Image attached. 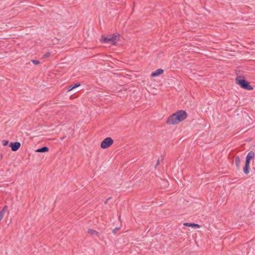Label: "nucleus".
Wrapping results in <instances>:
<instances>
[{"instance_id": "obj_17", "label": "nucleus", "mask_w": 255, "mask_h": 255, "mask_svg": "<svg viewBox=\"0 0 255 255\" xmlns=\"http://www.w3.org/2000/svg\"><path fill=\"white\" fill-rule=\"evenodd\" d=\"M162 158H161V159H160V158H158V160H157V161L156 164V165L155 166V168H156L158 164H159L160 162L161 161H162Z\"/></svg>"}, {"instance_id": "obj_14", "label": "nucleus", "mask_w": 255, "mask_h": 255, "mask_svg": "<svg viewBox=\"0 0 255 255\" xmlns=\"http://www.w3.org/2000/svg\"><path fill=\"white\" fill-rule=\"evenodd\" d=\"M249 165H245L244 167L243 171L244 173L246 174H248L249 173Z\"/></svg>"}, {"instance_id": "obj_2", "label": "nucleus", "mask_w": 255, "mask_h": 255, "mask_svg": "<svg viewBox=\"0 0 255 255\" xmlns=\"http://www.w3.org/2000/svg\"><path fill=\"white\" fill-rule=\"evenodd\" d=\"M235 82L237 84L239 85L242 88L248 90H254L250 83L246 80L245 77L243 76H237L235 79Z\"/></svg>"}, {"instance_id": "obj_3", "label": "nucleus", "mask_w": 255, "mask_h": 255, "mask_svg": "<svg viewBox=\"0 0 255 255\" xmlns=\"http://www.w3.org/2000/svg\"><path fill=\"white\" fill-rule=\"evenodd\" d=\"M114 143L113 139L110 137L105 138L101 143V147L102 148L106 149L109 147Z\"/></svg>"}, {"instance_id": "obj_6", "label": "nucleus", "mask_w": 255, "mask_h": 255, "mask_svg": "<svg viewBox=\"0 0 255 255\" xmlns=\"http://www.w3.org/2000/svg\"><path fill=\"white\" fill-rule=\"evenodd\" d=\"M119 34L117 33L116 34H114L112 36H110L111 40H112V45H115L117 43L119 39Z\"/></svg>"}, {"instance_id": "obj_16", "label": "nucleus", "mask_w": 255, "mask_h": 255, "mask_svg": "<svg viewBox=\"0 0 255 255\" xmlns=\"http://www.w3.org/2000/svg\"><path fill=\"white\" fill-rule=\"evenodd\" d=\"M7 207L6 206H5L2 210H1L0 212H3V216L4 215V213L5 212V211L7 210Z\"/></svg>"}, {"instance_id": "obj_21", "label": "nucleus", "mask_w": 255, "mask_h": 255, "mask_svg": "<svg viewBox=\"0 0 255 255\" xmlns=\"http://www.w3.org/2000/svg\"><path fill=\"white\" fill-rule=\"evenodd\" d=\"M120 229L119 228H115L113 230V233L114 234H116L117 233V232Z\"/></svg>"}, {"instance_id": "obj_13", "label": "nucleus", "mask_w": 255, "mask_h": 255, "mask_svg": "<svg viewBox=\"0 0 255 255\" xmlns=\"http://www.w3.org/2000/svg\"><path fill=\"white\" fill-rule=\"evenodd\" d=\"M80 86V83H77V84H75L74 85H71L69 87V88L68 89V91H70L72 90L73 89L79 87Z\"/></svg>"}, {"instance_id": "obj_8", "label": "nucleus", "mask_w": 255, "mask_h": 255, "mask_svg": "<svg viewBox=\"0 0 255 255\" xmlns=\"http://www.w3.org/2000/svg\"><path fill=\"white\" fill-rule=\"evenodd\" d=\"M49 150V148L47 146H43L42 147L38 148L36 150V152H47Z\"/></svg>"}, {"instance_id": "obj_5", "label": "nucleus", "mask_w": 255, "mask_h": 255, "mask_svg": "<svg viewBox=\"0 0 255 255\" xmlns=\"http://www.w3.org/2000/svg\"><path fill=\"white\" fill-rule=\"evenodd\" d=\"M164 71L162 69H158L155 71L151 73L150 76L151 77H155L158 76L163 73Z\"/></svg>"}, {"instance_id": "obj_22", "label": "nucleus", "mask_w": 255, "mask_h": 255, "mask_svg": "<svg viewBox=\"0 0 255 255\" xmlns=\"http://www.w3.org/2000/svg\"><path fill=\"white\" fill-rule=\"evenodd\" d=\"M111 198H112V197H109L108 199H107L105 201V204H107L108 200H109L110 199H111Z\"/></svg>"}, {"instance_id": "obj_1", "label": "nucleus", "mask_w": 255, "mask_h": 255, "mask_svg": "<svg viewBox=\"0 0 255 255\" xmlns=\"http://www.w3.org/2000/svg\"><path fill=\"white\" fill-rule=\"evenodd\" d=\"M187 117V114L185 111L179 110L171 115L167 120V124L176 125L182 122Z\"/></svg>"}, {"instance_id": "obj_10", "label": "nucleus", "mask_w": 255, "mask_h": 255, "mask_svg": "<svg viewBox=\"0 0 255 255\" xmlns=\"http://www.w3.org/2000/svg\"><path fill=\"white\" fill-rule=\"evenodd\" d=\"M255 152L253 151H250L246 156V158L249 159V160L252 159L255 157Z\"/></svg>"}, {"instance_id": "obj_15", "label": "nucleus", "mask_w": 255, "mask_h": 255, "mask_svg": "<svg viewBox=\"0 0 255 255\" xmlns=\"http://www.w3.org/2000/svg\"><path fill=\"white\" fill-rule=\"evenodd\" d=\"M250 160L249 159L246 158L245 165H249L250 164Z\"/></svg>"}, {"instance_id": "obj_4", "label": "nucleus", "mask_w": 255, "mask_h": 255, "mask_svg": "<svg viewBox=\"0 0 255 255\" xmlns=\"http://www.w3.org/2000/svg\"><path fill=\"white\" fill-rule=\"evenodd\" d=\"M20 145L21 144L19 142H11L9 144V146L13 151H17L20 147Z\"/></svg>"}, {"instance_id": "obj_11", "label": "nucleus", "mask_w": 255, "mask_h": 255, "mask_svg": "<svg viewBox=\"0 0 255 255\" xmlns=\"http://www.w3.org/2000/svg\"><path fill=\"white\" fill-rule=\"evenodd\" d=\"M88 233L91 236L96 235L99 236V235L98 232L92 229H89L88 231Z\"/></svg>"}, {"instance_id": "obj_12", "label": "nucleus", "mask_w": 255, "mask_h": 255, "mask_svg": "<svg viewBox=\"0 0 255 255\" xmlns=\"http://www.w3.org/2000/svg\"><path fill=\"white\" fill-rule=\"evenodd\" d=\"M235 163H236L237 168L239 169L240 165V162H241L240 157L239 156H236L235 157Z\"/></svg>"}, {"instance_id": "obj_18", "label": "nucleus", "mask_w": 255, "mask_h": 255, "mask_svg": "<svg viewBox=\"0 0 255 255\" xmlns=\"http://www.w3.org/2000/svg\"><path fill=\"white\" fill-rule=\"evenodd\" d=\"M50 53L49 52H47L43 55V57L47 58L50 56Z\"/></svg>"}, {"instance_id": "obj_19", "label": "nucleus", "mask_w": 255, "mask_h": 255, "mask_svg": "<svg viewBox=\"0 0 255 255\" xmlns=\"http://www.w3.org/2000/svg\"><path fill=\"white\" fill-rule=\"evenodd\" d=\"M31 62L33 63V64H40V61H38V60H31Z\"/></svg>"}, {"instance_id": "obj_9", "label": "nucleus", "mask_w": 255, "mask_h": 255, "mask_svg": "<svg viewBox=\"0 0 255 255\" xmlns=\"http://www.w3.org/2000/svg\"><path fill=\"white\" fill-rule=\"evenodd\" d=\"M184 225L187 227H191L194 228H199L200 226L198 224L195 223H185L184 224Z\"/></svg>"}, {"instance_id": "obj_20", "label": "nucleus", "mask_w": 255, "mask_h": 255, "mask_svg": "<svg viewBox=\"0 0 255 255\" xmlns=\"http://www.w3.org/2000/svg\"><path fill=\"white\" fill-rule=\"evenodd\" d=\"M2 143H3V145H4V146H5V145H7V144H8V140H3L2 141Z\"/></svg>"}, {"instance_id": "obj_7", "label": "nucleus", "mask_w": 255, "mask_h": 255, "mask_svg": "<svg viewBox=\"0 0 255 255\" xmlns=\"http://www.w3.org/2000/svg\"><path fill=\"white\" fill-rule=\"evenodd\" d=\"M101 37H102V38H103L102 39V42L105 43H109L111 42V44L112 45V40H111V38L110 36L105 37L104 35H102Z\"/></svg>"}]
</instances>
